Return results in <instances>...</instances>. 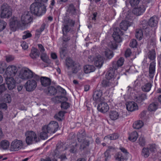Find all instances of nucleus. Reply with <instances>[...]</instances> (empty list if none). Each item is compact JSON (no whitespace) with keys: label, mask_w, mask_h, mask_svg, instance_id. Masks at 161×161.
I'll return each mask as SVG.
<instances>
[{"label":"nucleus","mask_w":161,"mask_h":161,"mask_svg":"<svg viewBox=\"0 0 161 161\" xmlns=\"http://www.w3.org/2000/svg\"><path fill=\"white\" fill-rule=\"evenodd\" d=\"M65 66V71L69 76L73 74L77 73L81 69V66L79 63L74 61L70 58L66 59Z\"/></svg>","instance_id":"nucleus-1"},{"label":"nucleus","mask_w":161,"mask_h":161,"mask_svg":"<svg viewBox=\"0 0 161 161\" xmlns=\"http://www.w3.org/2000/svg\"><path fill=\"white\" fill-rule=\"evenodd\" d=\"M77 138L78 142L81 143L80 149L81 150L88 147L90 143H92L93 141L92 137L86 139L85 131L84 129L79 131L77 134Z\"/></svg>","instance_id":"nucleus-2"},{"label":"nucleus","mask_w":161,"mask_h":161,"mask_svg":"<svg viewBox=\"0 0 161 161\" xmlns=\"http://www.w3.org/2000/svg\"><path fill=\"white\" fill-rule=\"evenodd\" d=\"M30 8L32 14L38 16L45 13L46 10L44 5L38 2L32 3L31 5Z\"/></svg>","instance_id":"nucleus-3"},{"label":"nucleus","mask_w":161,"mask_h":161,"mask_svg":"<svg viewBox=\"0 0 161 161\" xmlns=\"http://www.w3.org/2000/svg\"><path fill=\"white\" fill-rule=\"evenodd\" d=\"M114 32L112 35V37L115 42H111L110 45V48L113 49H116L117 47V45L115 42H120L122 41L121 36L123 34L122 31H121L119 28L116 27L114 29Z\"/></svg>","instance_id":"nucleus-4"},{"label":"nucleus","mask_w":161,"mask_h":161,"mask_svg":"<svg viewBox=\"0 0 161 161\" xmlns=\"http://www.w3.org/2000/svg\"><path fill=\"white\" fill-rule=\"evenodd\" d=\"M1 18H8L12 15V10L11 7L7 3H3L1 7Z\"/></svg>","instance_id":"nucleus-5"},{"label":"nucleus","mask_w":161,"mask_h":161,"mask_svg":"<svg viewBox=\"0 0 161 161\" xmlns=\"http://www.w3.org/2000/svg\"><path fill=\"white\" fill-rule=\"evenodd\" d=\"M25 141L27 145H30L39 141V140L36 133L33 131H28L25 133Z\"/></svg>","instance_id":"nucleus-6"},{"label":"nucleus","mask_w":161,"mask_h":161,"mask_svg":"<svg viewBox=\"0 0 161 161\" xmlns=\"http://www.w3.org/2000/svg\"><path fill=\"white\" fill-rule=\"evenodd\" d=\"M45 129L50 134L55 133L59 127L58 123L55 121H51L47 125H44Z\"/></svg>","instance_id":"nucleus-7"},{"label":"nucleus","mask_w":161,"mask_h":161,"mask_svg":"<svg viewBox=\"0 0 161 161\" xmlns=\"http://www.w3.org/2000/svg\"><path fill=\"white\" fill-rule=\"evenodd\" d=\"M23 147V142L20 140H14L12 142L11 145V150L12 151H18Z\"/></svg>","instance_id":"nucleus-8"},{"label":"nucleus","mask_w":161,"mask_h":161,"mask_svg":"<svg viewBox=\"0 0 161 161\" xmlns=\"http://www.w3.org/2000/svg\"><path fill=\"white\" fill-rule=\"evenodd\" d=\"M37 86V83L34 80H29L25 83V86L26 91L31 92L34 91Z\"/></svg>","instance_id":"nucleus-9"},{"label":"nucleus","mask_w":161,"mask_h":161,"mask_svg":"<svg viewBox=\"0 0 161 161\" xmlns=\"http://www.w3.org/2000/svg\"><path fill=\"white\" fill-rule=\"evenodd\" d=\"M146 8L144 4L142 3H140L139 5L135 7L132 10V13L137 16L142 15L145 11Z\"/></svg>","instance_id":"nucleus-10"},{"label":"nucleus","mask_w":161,"mask_h":161,"mask_svg":"<svg viewBox=\"0 0 161 161\" xmlns=\"http://www.w3.org/2000/svg\"><path fill=\"white\" fill-rule=\"evenodd\" d=\"M17 68L14 65H10L6 69V75L8 76L14 77L17 72Z\"/></svg>","instance_id":"nucleus-11"},{"label":"nucleus","mask_w":161,"mask_h":161,"mask_svg":"<svg viewBox=\"0 0 161 161\" xmlns=\"http://www.w3.org/2000/svg\"><path fill=\"white\" fill-rule=\"evenodd\" d=\"M32 20V15L28 11H26L21 17V21L23 24L26 25L31 22Z\"/></svg>","instance_id":"nucleus-12"},{"label":"nucleus","mask_w":161,"mask_h":161,"mask_svg":"<svg viewBox=\"0 0 161 161\" xmlns=\"http://www.w3.org/2000/svg\"><path fill=\"white\" fill-rule=\"evenodd\" d=\"M33 75V72L28 69L23 70L21 73L20 77L24 80L31 78Z\"/></svg>","instance_id":"nucleus-13"},{"label":"nucleus","mask_w":161,"mask_h":161,"mask_svg":"<svg viewBox=\"0 0 161 161\" xmlns=\"http://www.w3.org/2000/svg\"><path fill=\"white\" fill-rule=\"evenodd\" d=\"M14 77L6 76L5 78L6 84L9 90L13 89L15 87V80Z\"/></svg>","instance_id":"nucleus-14"},{"label":"nucleus","mask_w":161,"mask_h":161,"mask_svg":"<svg viewBox=\"0 0 161 161\" xmlns=\"http://www.w3.org/2000/svg\"><path fill=\"white\" fill-rule=\"evenodd\" d=\"M101 102L97 106V109L101 113H105L108 110L109 106L107 103Z\"/></svg>","instance_id":"nucleus-15"},{"label":"nucleus","mask_w":161,"mask_h":161,"mask_svg":"<svg viewBox=\"0 0 161 161\" xmlns=\"http://www.w3.org/2000/svg\"><path fill=\"white\" fill-rule=\"evenodd\" d=\"M102 92L101 90H98L95 91L93 95V99L94 101L97 102H102L103 97H102Z\"/></svg>","instance_id":"nucleus-16"},{"label":"nucleus","mask_w":161,"mask_h":161,"mask_svg":"<svg viewBox=\"0 0 161 161\" xmlns=\"http://www.w3.org/2000/svg\"><path fill=\"white\" fill-rule=\"evenodd\" d=\"M66 148L64 147L63 144L61 142H59L58 143L56 146V149L54 151V153L55 156H58V154L60 153L62 151L65 150Z\"/></svg>","instance_id":"nucleus-17"},{"label":"nucleus","mask_w":161,"mask_h":161,"mask_svg":"<svg viewBox=\"0 0 161 161\" xmlns=\"http://www.w3.org/2000/svg\"><path fill=\"white\" fill-rule=\"evenodd\" d=\"M40 53L39 50L36 48L33 47L31 50V52L29 55L31 58L33 60L36 59L37 58L39 57Z\"/></svg>","instance_id":"nucleus-18"},{"label":"nucleus","mask_w":161,"mask_h":161,"mask_svg":"<svg viewBox=\"0 0 161 161\" xmlns=\"http://www.w3.org/2000/svg\"><path fill=\"white\" fill-rule=\"evenodd\" d=\"M10 26L11 28H17L20 26V21L17 18L14 17L10 19Z\"/></svg>","instance_id":"nucleus-19"},{"label":"nucleus","mask_w":161,"mask_h":161,"mask_svg":"<svg viewBox=\"0 0 161 161\" xmlns=\"http://www.w3.org/2000/svg\"><path fill=\"white\" fill-rule=\"evenodd\" d=\"M126 107L128 111L132 112L138 109V106L136 103L134 102H129L126 104Z\"/></svg>","instance_id":"nucleus-20"},{"label":"nucleus","mask_w":161,"mask_h":161,"mask_svg":"<svg viewBox=\"0 0 161 161\" xmlns=\"http://www.w3.org/2000/svg\"><path fill=\"white\" fill-rule=\"evenodd\" d=\"M156 63L154 61L152 62L150 64L149 72V76L150 78H153L155 71Z\"/></svg>","instance_id":"nucleus-21"},{"label":"nucleus","mask_w":161,"mask_h":161,"mask_svg":"<svg viewBox=\"0 0 161 161\" xmlns=\"http://www.w3.org/2000/svg\"><path fill=\"white\" fill-rule=\"evenodd\" d=\"M40 80L41 85L43 86H47L51 83V79L46 77H42L40 78Z\"/></svg>","instance_id":"nucleus-22"},{"label":"nucleus","mask_w":161,"mask_h":161,"mask_svg":"<svg viewBox=\"0 0 161 161\" xmlns=\"http://www.w3.org/2000/svg\"><path fill=\"white\" fill-rule=\"evenodd\" d=\"M111 81V80L106 78V79H104L102 80L100 85L101 87L105 88L107 87L112 86H113V84Z\"/></svg>","instance_id":"nucleus-23"},{"label":"nucleus","mask_w":161,"mask_h":161,"mask_svg":"<svg viewBox=\"0 0 161 161\" xmlns=\"http://www.w3.org/2000/svg\"><path fill=\"white\" fill-rule=\"evenodd\" d=\"M147 98L146 94H142L138 96L134 97V100L139 104H142L143 101Z\"/></svg>","instance_id":"nucleus-24"},{"label":"nucleus","mask_w":161,"mask_h":161,"mask_svg":"<svg viewBox=\"0 0 161 161\" xmlns=\"http://www.w3.org/2000/svg\"><path fill=\"white\" fill-rule=\"evenodd\" d=\"M103 58L100 55L97 56L95 58V65L99 68H101L103 64Z\"/></svg>","instance_id":"nucleus-25"},{"label":"nucleus","mask_w":161,"mask_h":161,"mask_svg":"<svg viewBox=\"0 0 161 161\" xmlns=\"http://www.w3.org/2000/svg\"><path fill=\"white\" fill-rule=\"evenodd\" d=\"M158 20V18L155 16L151 17L149 21V26L152 27L156 26L157 25Z\"/></svg>","instance_id":"nucleus-26"},{"label":"nucleus","mask_w":161,"mask_h":161,"mask_svg":"<svg viewBox=\"0 0 161 161\" xmlns=\"http://www.w3.org/2000/svg\"><path fill=\"white\" fill-rule=\"evenodd\" d=\"M84 70L85 73L88 74L94 72L95 68L93 65H86L84 66Z\"/></svg>","instance_id":"nucleus-27"},{"label":"nucleus","mask_w":161,"mask_h":161,"mask_svg":"<svg viewBox=\"0 0 161 161\" xmlns=\"http://www.w3.org/2000/svg\"><path fill=\"white\" fill-rule=\"evenodd\" d=\"M109 116L111 120H114L119 118V114L117 111L113 110L110 111L109 112Z\"/></svg>","instance_id":"nucleus-28"},{"label":"nucleus","mask_w":161,"mask_h":161,"mask_svg":"<svg viewBox=\"0 0 161 161\" xmlns=\"http://www.w3.org/2000/svg\"><path fill=\"white\" fill-rule=\"evenodd\" d=\"M130 25V24L128 21L123 20L120 24L119 26L121 29L126 31L128 29V27Z\"/></svg>","instance_id":"nucleus-29"},{"label":"nucleus","mask_w":161,"mask_h":161,"mask_svg":"<svg viewBox=\"0 0 161 161\" xmlns=\"http://www.w3.org/2000/svg\"><path fill=\"white\" fill-rule=\"evenodd\" d=\"M138 135L136 131H133L129 134L128 139L132 142H135L137 139Z\"/></svg>","instance_id":"nucleus-30"},{"label":"nucleus","mask_w":161,"mask_h":161,"mask_svg":"<svg viewBox=\"0 0 161 161\" xmlns=\"http://www.w3.org/2000/svg\"><path fill=\"white\" fill-rule=\"evenodd\" d=\"M48 132L47 130L45 129V127L43 126L42 128V132L40 133V137L42 140H45L47 138Z\"/></svg>","instance_id":"nucleus-31"},{"label":"nucleus","mask_w":161,"mask_h":161,"mask_svg":"<svg viewBox=\"0 0 161 161\" xmlns=\"http://www.w3.org/2000/svg\"><path fill=\"white\" fill-rule=\"evenodd\" d=\"M119 136V135L117 133H114L105 136L104 139L105 140H106L108 139H109L110 140H114L118 139Z\"/></svg>","instance_id":"nucleus-32"},{"label":"nucleus","mask_w":161,"mask_h":161,"mask_svg":"<svg viewBox=\"0 0 161 161\" xmlns=\"http://www.w3.org/2000/svg\"><path fill=\"white\" fill-rule=\"evenodd\" d=\"M57 90V89L54 87L52 86H50L48 88L47 90V93L50 95H54L56 93Z\"/></svg>","instance_id":"nucleus-33"},{"label":"nucleus","mask_w":161,"mask_h":161,"mask_svg":"<svg viewBox=\"0 0 161 161\" xmlns=\"http://www.w3.org/2000/svg\"><path fill=\"white\" fill-rule=\"evenodd\" d=\"M143 36V31L141 29H136L135 31V36L139 40H142Z\"/></svg>","instance_id":"nucleus-34"},{"label":"nucleus","mask_w":161,"mask_h":161,"mask_svg":"<svg viewBox=\"0 0 161 161\" xmlns=\"http://www.w3.org/2000/svg\"><path fill=\"white\" fill-rule=\"evenodd\" d=\"M114 71L112 67H110L106 75V78L110 80L112 79L114 75Z\"/></svg>","instance_id":"nucleus-35"},{"label":"nucleus","mask_w":161,"mask_h":161,"mask_svg":"<svg viewBox=\"0 0 161 161\" xmlns=\"http://www.w3.org/2000/svg\"><path fill=\"white\" fill-rule=\"evenodd\" d=\"M149 22L146 20H143L140 22L139 27L140 29L143 30L149 27Z\"/></svg>","instance_id":"nucleus-36"},{"label":"nucleus","mask_w":161,"mask_h":161,"mask_svg":"<svg viewBox=\"0 0 161 161\" xmlns=\"http://www.w3.org/2000/svg\"><path fill=\"white\" fill-rule=\"evenodd\" d=\"M142 155L145 158H147L150 155L149 148L147 147H143L142 151Z\"/></svg>","instance_id":"nucleus-37"},{"label":"nucleus","mask_w":161,"mask_h":161,"mask_svg":"<svg viewBox=\"0 0 161 161\" xmlns=\"http://www.w3.org/2000/svg\"><path fill=\"white\" fill-rule=\"evenodd\" d=\"M1 147L4 150H6L8 148L10 144L9 142L6 140L2 141L1 142Z\"/></svg>","instance_id":"nucleus-38"},{"label":"nucleus","mask_w":161,"mask_h":161,"mask_svg":"<svg viewBox=\"0 0 161 161\" xmlns=\"http://www.w3.org/2000/svg\"><path fill=\"white\" fill-rule=\"evenodd\" d=\"M64 24H68L71 27H73L75 25V21L72 20H70L67 17H64Z\"/></svg>","instance_id":"nucleus-39"},{"label":"nucleus","mask_w":161,"mask_h":161,"mask_svg":"<svg viewBox=\"0 0 161 161\" xmlns=\"http://www.w3.org/2000/svg\"><path fill=\"white\" fill-rule=\"evenodd\" d=\"M152 86L151 83L148 82L145 84L142 87V89L143 91L148 92L151 90Z\"/></svg>","instance_id":"nucleus-40"},{"label":"nucleus","mask_w":161,"mask_h":161,"mask_svg":"<svg viewBox=\"0 0 161 161\" xmlns=\"http://www.w3.org/2000/svg\"><path fill=\"white\" fill-rule=\"evenodd\" d=\"M143 125V124L142 121L138 120L135 122L133 124V127L134 128L136 129H139L141 128Z\"/></svg>","instance_id":"nucleus-41"},{"label":"nucleus","mask_w":161,"mask_h":161,"mask_svg":"<svg viewBox=\"0 0 161 161\" xmlns=\"http://www.w3.org/2000/svg\"><path fill=\"white\" fill-rule=\"evenodd\" d=\"M12 100L11 95L8 94H5L3 97V101L6 103H10Z\"/></svg>","instance_id":"nucleus-42"},{"label":"nucleus","mask_w":161,"mask_h":161,"mask_svg":"<svg viewBox=\"0 0 161 161\" xmlns=\"http://www.w3.org/2000/svg\"><path fill=\"white\" fill-rule=\"evenodd\" d=\"M114 158L115 160L118 161H121V160L124 159V158L123 155V154L120 152L117 153L115 155Z\"/></svg>","instance_id":"nucleus-43"},{"label":"nucleus","mask_w":161,"mask_h":161,"mask_svg":"<svg viewBox=\"0 0 161 161\" xmlns=\"http://www.w3.org/2000/svg\"><path fill=\"white\" fill-rule=\"evenodd\" d=\"M105 54L107 58L110 59L113 56V52L109 49H107L105 52Z\"/></svg>","instance_id":"nucleus-44"},{"label":"nucleus","mask_w":161,"mask_h":161,"mask_svg":"<svg viewBox=\"0 0 161 161\" xmlns=\"http://www.w3.org/2000/svg\"><path fill=\"white\" fill-rule=\"evenodd\" d=\"M70 26L68 24H64L62 27V31L63 34H65V33H67L69 32L70 30V28L69 27Z\"/></svg>","instance_id":"nucleus-45"},{"label":"nucleus","mask_w":161,"mask_h":161,"mask_svg":"<svg viewBox=\"0 0 161 161\" xmlns=\"http://www.w3.org/2000/svg\"><path fill=\"white\" fill-rule=\"evenodd\" d=\"M75 11L76 9L73 4L72 3L70 4L68 7V11L69 13H71L72 14H75Z\"/></svg>","instance_id":"nucleus-46"},{"label":"nucleus","mask_w":161,"mask_h":161,"mask_svg":"<svg viewBox=\"0 0 161 161\" xmlns=\"http://www.w3.org/2000/svg\"><path fill=\"white\" fill-rule=\"evenodd\" d=\"M141 0H130V3L132 7H136L139 5Z\"/></svg>","instance_id":"nucleus-47"},{"label":"nucleus","mask_w":161,"mask_h":161,"mask_svg":"<svg viewBox=\"0 0 161 161\" xmlns=\"http://www.w3.org/2000/svg\"><path fill=\"white\" fill-rule=\"evenodd\" d=\"M70 106V104L66 102H62L61 103V107L63 109H67Z\"/></svg>","instance_id":"nucleus-48"},{"label":"nucleus","mask_w":161,"mask_h":161,"mask_svg":"<svg viewBox=\"0 0 161 161\" xmlns=\"http://www.w3.org/2000/svg\"><path fill=\"white\" fill-rule=\"evenodd\" d=\"M157 108V105L154 103H152L149 105L148 107V110L150 111H155Z\"/></svg>","instance_id":"nucleus-49"},{"label":"nucleus","mask_w":161,"mask_h":161,"mask_svg":"<svg viewBox=\"0 0 161 161\" xmlns=\"http://www.w3.org/2000/svg\"><path fill=\"white\" fill-rule=\"evenodd\" d=\"M155 54L154 51H150L148 53V57L150 60H153L155 58Z\"/></svg>","instance_id":"nucleus-50"},{"label":"nucleus","mask_w":161,"mask_h":161,"mask_svg":"<svg viewBox=\"0 0 161 161\" xmlns=\"http://www.w3.org/2000/svg\"><path fill=\"white\" fill-rule=\"evenodd\" d=\"M40 58L44 62H47L48 60V56L46 53L44 52L42 53Z\"/></svg>","instance_id":"nucleus-51"},{"label":"nucleus","mask_w":161,"mask_h":161,"mask_svg":"<svg viewBox=\"0 0 161 161\" xmlns=\"http://www.w3.org/2000/svg\"><path fill=\"white\" fill-rule=\"evenodd\" d=\"M137 45V43L136 40L135 39L131 40L129 46L132 48L136 47Z\"/></svg>","instance_id":"nucleus-52"},{"label":"nucleus","mask_w":161,"mask_h":161,"mask_svg":"<svg viewBox=\"0 0 161 161\" xmlns=\"http://www.w3.org/2000/svg\"><path fill=\"white\" fill-rule=\"evenodd\" d=\"M7 24L3 20L0 19V32L3 31L6 27Z\"/></svg>","instance_id":"nucleus-53"},{"label":"nucleus","mask_w":161,"mask_h":161,"mask_svg":"<svg viewBox=\"0 0 161 161\" xmlns=\"http://www.w3.org/2000/svg\"><path fill=\"white\" fill-rule=\"evenodd\" d=\"M145 141L144 138L143 137H140L139 139V143L140 146L143 147L145 144Z\"/></svg>","instance_id":"nucleus-54"},{"label":"nucleus","mask_w":161,"mask_h":161,"mask_svg":"<svg viewBox=\"0 0 161 161\" xmlns=\"http://www.w3.org/2000/svg\"><path fill=\"white\" fill-rule=\"evenodd\" d=\"M142 31L143 32H144V34L147 37H150L151 30L149 27L143 30Z\"/></svg>","instance_id":"nucleus-55"},{"label":"nucleus","mask_w":161,"mask_h":161,"mask_svg":"<svg viewBox=\"0 0 161 161\" xmlns=\"http://www.w3.org/2000/svg\"><path fill=\"white\" fill-rule=\"evenodd\" d=\"M45 24H43L40 28L39 29H37L36 31V32H37V34H40L41 32H42L43 31H44L45 28Z\"/></svg>","instance_id":"nucleus-56"},{"label":"nucleus","mask_w":161,"mask_h":161,"mask_svg":"<svg viewBox=\"0 0 161 161\" xmlns=\"http://www.w3.org/2000/svg\"><path fill=\"white\" fill-rule=\"evenodd\" d=\"M149 149L152 153H155L156 151V145L155 144L149 145Z\"/></svg>","instance_id":"nucleus-57"},{"label":"nucleus","mask_w":161,"mask_h":161,"mask_svg":"<svg viewBox=\"0 0 161 161\" xmlns=\"http://www.w3.org/2000/svg\"><path fill=\"white\" fill-rule=\"evenodd\" d=\"M14 59V56L8 55L6 56V60L8 62H9L13 61Z\"/></svg>","instance_id":"nucleus-58"},{"label":"nucleus","mask_w":161,"mask_h":161,"mask_svg":"<svg viewBox=\"0 0 161 161\" xmlns=\"http://www.w3.org/2000/svg\"><path fill=\"white\" fill-rule=\"evenodd\" d=\"M104 155L105 161H107V160L111 157L110 152L107 150L104 153Z\"/></svg>","instance_id":"nucleus-59"},{"label":"nucleus","mask_w":161,"mask_h":161,"mask_svg":"<svg viewBox=\"0 0 161 161\" xmlns=\"http://www.w3.org/2000/svg\"><path fill=\"white\" fill-rule=\"evenodd\" d=\"M63 40L64 42H68L70 39V36L66 34H63Z\"/></svg>","instance_id":"nucleus-60"},{"label":"nucleus","mask_w":161,"mask_h":161,"mask_svg":"<svg viewBox=\"0 0 161 161\" xmlns=\"http://www.w3.org/2000/svg\"><path fill=\"white\" fill-rule=\"evenodd\" d=\"M124 59L123 57L120 58L117 61V63L118 65L120 66H122L124 63Z\"/></svg>","instance_id":"nucleus-61"},{"label":"nucleus","mask_w":161,"mask_h":161,"mask_svg":"<svg viewBox=\"0 0 161 161\" xmlns=\"http://www.w3.org/2000/svg\"><path fill=\"white\" fill-rule=\"evenodd\" d=\"M24 33L25 34V35L23 36L22 37L23 39H25L27 38L30 37L32 36L30 32H25Z\"/></svg>","instance_id":"nucleus-62"},{"label":"nucleus","mask_w":161,"mask_h":161,"mask_svg":"<svg viewBox=\"0 0 161 161\" xmlns=\"http://www.w3.org/2000/svg\"><path fill=\"white\" fill-rule=\"evenodd\" d=\"M8 106L5 103H0V109L6 110Z\"/></svg>","instance_id":"nucleus-63"},{"label":"nucleus","mask_w":161,"mask_h":161,"mask_svg":"<svg viewBox=\"0 0 161 161\" xmlns=\"http://www.w3.org/2000/svg\"><path fill=\"white\" fill-rule=\"evenodd\" d=\"M5 84H3L0 85V95L2 94L5 90H7V88L5 86Z\"/></svg>","instance_id":"nucleus-64"}]
</instances>
